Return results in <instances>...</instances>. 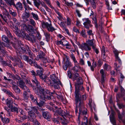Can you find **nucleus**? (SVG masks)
<instances>
[{"label": "nucleus", "mask_w": 125, "mask_h": 125, "mask_svg": "<svg viewBox=\"0 0 125 125\" xmlns=\"http://www.w3.org/2000/svg\"><path fill=\"white\" fill-rule=\"evenodd\" d=\"M41 5L43 7L45 8L46 10L47 11H49V10H50V9L47 6L46 4L43 2H41Z\"/></svg>", "instance_id": "nucleus-48"}, {"label": "nucleus", "mask_w": 125, "mask_h": 125, "mask_svg": "<svg viewBox=\"0 0 125 125\" xmlns=\"http://www.w3.org/2000/svg\"><path fill=\"white\" fill-rule=\"evenodd\" d=\"M18 67L20 68H23V64L20 61H19L18 63Z\"/></svg>", "instance_id": "nucleus-62"}, {"label": "nucleus", "mask_w": 125, "mask_h": 125, "mask_svg": "<svg viewBox=\"0 0 125 125\" xmlns=\"http://www.w3.org/2000/svg\"><path fill=\"white\" fill-rule=\"evenodd\" d=\"M1 120L3 123L4 124L8 123L9 121V119L7 118L4 117L2 118Z\"/></svg>", "instance_id": "nucleus-46"}, {"label": "nucleus", "mask_w": 125, "mask_h": 125, "mask_svg": "<svg viewBox=\"0 0 125 125\" xmlns=\"http://www.w3.org/2000/svg\"><path fill=\"white\" fill-rule=\"evenodd\" d=\"M30 23L33 27H35L36 23L34 20L32 19H30L29 20Z\"/></svg>", "instance_id": "nucleus-45"}, {"label": "nucleus", "mask_w": 125, "mask_h": 125, "mask_svg": "<svg viewBox=\"0 0 125 125\" xmlns=\"http://www.w3.org/2000/svg\"><path fill=\"white\" fill-rule=\"evenodd\" d=\"M39 95L40 97V102L38 103L37 100H36V103L37 105L39 107L42 106L44 104L45 101V98L49 100H52V97H53L52 95L50 96L45 95H44V97L42 95Z\"/></svg>", "instance_id": "nucleus-3"}, {"label": "nucleus", "mask_w": 125, "mask_h": 125, "mask_svg": "<svg viewBox=\"0 0 125 125\" xmlns=\"http://www.w3.org/2000/svg\"><path fill=\"white\" fill-rule=\"evenodd\" d=\"M45 93L47 94H49L50 95H51L53 94H54L55 93V92L54 91L53 92H50L49 90H45L44 91V94Z\"/></svg>", "instance_id": "nucleus-52"}, {"label": "nucleus", "mask_w": 125, "mask_h": 125, "mask_svg": "<svg viewBox=\"0 0 125 125\" xmlns=\"http://www.w3.org/2000/svg\"><path fill=\"white\" fill-rule=\"evenodd\" d=\"M30 14L29 13L27 12V11L23 14L22 16V18L23 20V21L25 22H26L29 21L27 19L30 17Z\"/></svg>", "instance_id": "nucleus-18"}, {"label": "nucleus", "mask_w": 125, "mask_h": 125, "mask_svg": "<svg viewBox=\"0 0 125 125\" xmlns=\"http://www.w3.org/2000/svg\"><path fill=\"white\" fill-rule=\"evenodd\" d=\"M2 45H3L4 46L7 47L8 49H11V47L9 43H5L3 42H1L0 40V51L3 54H5L6 53V51L5 50L4 47Z\"/></svg>", "instance_id": "nucleus-5"}, {"label": "nucleus", "mask_w": 125, "mask_h": 125, "mask_svg": "<svg viewBox=\"0 0 125 125\" xmlns=\"http://www.w3.org/2000/svg\"><path fill=\"white\" fill-rule=\"evenodd\" d=\"M81 91V89L79 90V94L78 95V97L77 100H76V94H75V104L77 106V104H79L78 107L79 108V114L78 116L77 120V122L79 125L80 124V114H82L84 115L87 114V109L86 108L83 107V104H84L83 101L85 100L86 98V97L85 95H83L80 97V98H79V95L82 93H81L80 91Z\"/></svg>", "instance_id": "nucleus-1"}, {"label": "nucleus", "mask_w": 125, "mask_h": 125, "mask_svg": "<svg viewBox=\"0 0 125 125\" xmlns=\"http://www.w3.org/2000/svg\"><path fill=\"white\" fill-rule=\"evenodd\" d=\"M9 12L11 16L13 17H15L17 16V14L16 11H14L11 8H9Z\"/></svg>", "instance_id": "nucleus-27"}, {"label": "nucleus", "mask_w": 125, "mask_h": 125, "mask_svg": "<svg viewBox=\"0 0 125 125\" xmlns=\"http://www.w3.org/2000/svg\"><path fill=\"white\" fill-rule=\"evenodd\" d=\"M5 32L8 37L10 38H12L13 37V36L10 33V31L7 29H5Z\"/></svg>", "instance_id": "nucleus-41"}, {"label": "nucleus", "mask_w": 125, "mask_h": 125, "mask_svg": "<svg viewBox=\"0 0 125 125\" xmlns=\"http://www.w3.org/2000/svg\"><path fill=\"white\" fill-rule=\"evenodd\" d=\"M13 77L12 79L14 80H19L21 78L18 75L14 76H14Z\"/></svg>", "instance_id": "nucleus-61"}, {"label": "nucleus", "mask_w": 125, "mask_h": 125, "mask_svg": "<svg viewBox=\"0 0 125 125\" xmlns=\"http://www.w3.org/2000/svg\"><path fill=\"white\" fill-rule=\"evenodd\" d=\"M102 63V60L100 59H99L98 61L97 65L99 67H100L101 66Z\"/></svg>", "instance_id": "nucleus-59"}, {"label": "nucleus", "mask_w": 125, "mask_h": 125, "mask_svg": "<svg viewBox=\"0 0 125 125\" xmlns=\"http://www.w3.org/2000/svg\"><path fill=\"white\" fill-rule=\"evenodd\" d=\"M121 94L120 97H122L124 96L125 94V90L124 88H121Z\"/></svg>", "instance_id": "nucleus-58"}, {"label": "nucleus", "mask_w": 125, "mask_h": 125, "mask_svg": "<svg viewBox=\"0 0 125 125\" xmlns=\"http://www.w3.org/2000/svg\"><path fill=\"white\" fill-rule=\"evenodd\" d=\"M80 75L79 73H74L73 75L72 78L73 80L75 81L76 80L77 78L80 77Z\"/></svg>", "instance_id": "nucleus-39"}, {"label": "nucleus", "mask_w": 125, "mask_h": 125, "mask_svg": "<svg viewBox=\"0 0 125 125\" xmlns=\"http://www.w3.org/2000/svg\"><path fill=\"white\" fill-rule=\"evenodd\" d=\"M73 65L70 61H66L63 65V68L64 70H66L68 67L70 68Z\"/></svg>", "instance_id": "nucleus-15"}, {"label": "nucleus", "mask_w": 125, "mask_h": 125, "mask_svg": "<svg viewBox=\"0 0 125 125\" xmlns=\"http://www.w3.org/2000/svg\"><path fill=\"white\" fill-rule=\"evenodd\" d=\"M87 33L88 35L89 36V38L91 39V36H92V38H93L94 34L93 32V31L92 30H89L87 31Z\"/></svg>", "instance_id": "nucleus-38"}, {"label": "nucleus", "mask_w": 125, "mask_h": 125, "mask_svg": "<svg viewBox=\"0 0 125 125\" xmlns=\"http://www.w3.org/2000/svg\"><path fill=\"white\" fill-rule=\"evenodd\" d=\"M87 63L89 66H90V68L91 70L92 71H94V68H95L97 66L96 63V62H94V61L92 63V65H91V62L89 61L87 62Z\"/></svg>", "instance_id": "nucleus-24"}, {"label": "nucleus", "mask_w": 125, "mask_h": 125, "mask_svg": "<svg viewBox=\"0 0 125 125\" xmlns=\"http://www.w3.org/2000/svg\"><path fill=\"white\" fill-rule=\"evenodd\" d=\"M54 94H56L57 96V98L59 100L61 101H64V99L63 98V96H62L61 94V93H59V94H57L55 92Z\"/></svg>", "instance_id": "nucleus-37"}, {"label": "nucleus", "mask_w": 125, "mask_h": 125, "mask_svg": "<svg viewBox=\"0 0 125 125\" xmlns=\"http://www.w3.org/2000/svg\"><path fill=\"white\" fill-rule=\"evenodd\" d=\"M2 40L7 43H9L10 41L8 39V37L5 35H3L2 36Z\"/></svg>", "instance_id": "nucleus-40"}, {"label": "nucleus", "mask_w": 125, "mask_h": 125, "mask_svg": "<svg viewBox=\"0 0 125 125\" xmlns=\"http://www.w3.org/2000/svg\"><path fill=\"white\" fill-rule=\"evenodd\" d=\"M105 4L106 5L107 7L108 10H112V9L110 7V5L108 0H105Z\"/></svg>", "instance_id": "nucleus-53"}, {"label": "nucleus", "mask_w": 125, "mask_h": 125, "mask_svg": "<svg viewBox=\"0 0 125 125\" xmlns=\"http://www.w3.org/2000/svg\"><path fill=\"white\" fill-rule=\"evenodd\" d=\"M102 55L104 56L103 58L105 59L106 57V55L105 54V50L104 47L103 46L102 47Z\"/></svg>", "instance_id": "nucleus-49"}, {"label": "nucleus", "mask_w": 125, "mask_h": 125, "mask_svg": "<svg viewBox=\"0 0 125 125\" xmlns=\"http://www.w3.org/2000/svg\"><path fill=\"white\" fill-rule=\"evenodd\" d=\"M80 47L82 50L86 51H89L91 49V47L86 42L82 43L80 45Z\"/></svg>", "instance_id": "nucleus-8"}, {"label": "nucleus", "mask_w": 125, "mask_h": 125, "mask_svg": "<svg viewBox=\"0 0 125 125\" xmlns=\"http://www.w3.org/2000/svg\"><path fill=\"white\" fill-rule=\"evenodd\" d=\"M25 82L26 84H28L30 86L32 87V85L30 81L28 79H26Z\"/></svg>", "instance_id": "nucleus-60"}, {"label": "nucleus", "mask_w": 125, "mask_h": 125, "mask_svg": "<svg viewBox=\"0 0 125 125\" xmlns=\"http://www.w3.org/2000/svg\"><path fill=\"white\" fill-rule=\"evenodd\" d=\"M41 2L40 0H34V4L38 9L39 8V6L41 3Z\"/></svg>", "instance_id": "nucleus-31"}, {"label": "nucleus", "mask_w": 125, "mask_h": 125, "mask_svg": "<svg viewBox=\"0 0 125 125\" xmlns=\"http://www.w3.org/2000/svg\"><path fill=\"white\" fill-rule=\"evenodd\" d=\"M23 26H25L26 28V29L27 31H29L30 33V32L33 31V26L30 24L27 25L26 24L23 25Z\"/></svg>", "instance_id": "nucleus-25"}, {"label": "nucleus", "mask_w": 125, "mask_h": 125, "mask_svg": "<svg viewBox=\"0 0 125 125\" xmlns=\"http://www.w3.org/2000/svg\"><path fill=\"white\" fill-rule=\"evenodd\" d=\"M31 14L32 15L33 18L35 20H37L38 19V17L37 14H35L33 12L31 13Z\"/></svg>", "instance_id": "nucleus-54"}, {"label": "nucleus", "mask_w": 125, "mask_h": 125, "mask_svg": "<svg viewBox=\"0 0 125 125\" xmlns=\"http://www.w3.org/2000/svg\"><path fill=\"white\" fill-rule=\"evenodd\" d=\"M5 101L7 106L9 108L10 107V105L12 104L13 103L12 99H7Z\"/></svg>", "instance_id": "nucleus-28"}, {"label": "nucleus", "mask_w": 125, "mask_h": 125, "mask_svg": "<svg viewBox=\"0 0 125 125\" xmlns=\"http://www.w3.org/2000/svg\"><path fill=\"white\" fill-rule=\"evenodd\" d=\"M28 53L31 59H33V56H35V55L33 54L31 52Z\"/></svg>", "instance_id": "nucleus-63"}, {"label": "nucleus", "mask_w": 125, "mask_h": 125, "mask_svg": "<svg viewBox=\"0 0 125 125\" xmlns=\"http://www.w3.org/2000/svg\"><path fill=\"white\" fill-rule=\"evenodd\" d=\"M24 8L25 9V11H27L28 10H31L32 9L31 8H30L29 6L27 4L24 5Z\"/></svg>", "instance_id": "nucleus-50"}, {"label": "nucleus", "mask_w": 125, "mask_h": 125, "mask_svg": "<svg viewBox=\"0 0 125 125\" xmlns=\"http://www.w3.org/2000/svg\"><path fill=\"white\" fill-rule=\"evenodd\" d=\"M45 54L42 51H40L38 52V57L42 61H46L48 62V58L47 57H44Z\"/></svg>", "instance_id": "nucleus-11"}, {"label": "nucleus", "mask_w": 125, "mask_h": 125, "mask_svg": "<svg viewBox=\"0 0 125 125\" xmlns=\"http://www.w3.org/2000/svg\"><path fill=\"white\" fill-rule=\"evenodd\" d=\"M16 48L18 51L22 53H24L26 52L25 45H24L21 43V44H19L18 46L16 47Z\"/></svg>", "instance_id": "nucleus-9"}, {"label": "nucleus", "mask_w": 125, "mask_h": 125, "mask_svg": "<svg viewBox=\"0 0 125 125\" xmlns=\"http://www.w3.org/2000/svg\"><path fill=\"white\" fill-rule=\"evenodd\" d=\"M0 16L6 22H7L8 20H10L11 19V17L10 14H3V15L0 14Z\"/></svg>", "instance_id": "nucleus-10"}, {"label": "nucleus", "mask_w": 125, "mask_h": 125, "mask_svg": "<svg viewBox=\"0 0 125 125\" xmlns=\"http://www.w3.org/2000/svg\"><path fill=\"white\" fill-rule=\"evenodd\" d=\"M100 73L101 74V77H105V74L103 69H102L100 70Z\"/></svg>", "instance_id": "nucleus-55"}, {"label": "nucleus", "mask_w": 125, "mask_h": 125, "mask_svg": "<svg viewBox=\"0 0 125 125\" xmlns=\"http://www.w3.org/2000/svg\"><path fill=\"white\" fill-rule=\"evenodd\" d=\"M40 79H42V81L46 83H47L48 84L51 86L53 85V84L51 82V80L47 77H46L44 78L43 76L42 78H41Z\"/></svg>", "instance_id": "nucleus-20"}, {"label": "nucleus", "mask_w": 125, "mask_h": 125, "mask_svg": "<svg viewBox=\"0 0 125 125\" xmlns=\"http://www.w3.org/2000/svg\"><path fill=\"white\" fill-rule=\"evenodd\" d=\"M88 104L90 107L91 110L92 112H93V109L95 111L96 110V107L94 104L93 103H92L91 102L89 101Z\"/></svg>", "instance_id": "nucleus-30"}, {"label": "nucleus", "mask_w": 125, "mask_h": 125, "mask_svg": "<svg viewBox=\"0 0 125 125\" xmlns=\"http://www.w3.org/2000/svg\"><path fill=\"white\" fill-rule=\"evenodd\" d=\"M10 109L11 112L16 113L17 114H18L19 113L18 109V107H17L12 106H11Z\"/></svg>", "instance_id": "nucleus-34"}, {"label": "nucleus", "mask_w": 125, "mask_h": 125, "mask_svg": "<svg viewBox=\"0 0 125 125\" xmlns=\"http://www.w3.org/2000/svg\"><path fill=\"white\" fill-rule=\"evenodd\" d=\"M43 61L41 63V65L42 66L44 67V68H46L47 66L48 65L47 62H49L48 60V62H47L46 61Z\"/></svg>", "instance_id": "nucleus-44"}, {"label": "nucleus", "mask_w": 125, "mask_h": 125, "mask_svg": "<svg viewBox=\"0 0 125 125\" xmlns=\"http://www.w3.org/2000/svg\"><path fill=\"white\" fill-rule=\"evenodd\" d=\"M64 42H66V44H64V45L66 46V48L67 49H70L71 48V47L69 44V43L67 41H65Z\"/></svg>", "instance_id": "nucleus-56"}, {"label": "nucleus", "mask_w": 125, "mask_h": 125, "mask_svg": "<svg viewBox=\"0 0 125 125\" xmlns=\"http://www.w3.org/2000/svg\"><path fill=\"white\" fill-rule=\"evenodd\" d=\"M57 113L60 116H61L63 117L65 120V119L64 118V116L68 114L67 112H66L64 111L61 108H58L57 110H56Z\"/></svg>", "instance_id": "nucleus-12"}, {"label": "nucleus", "mask_w": 125, "mask_h": 125, "mask_svg": "<svg viewBox=\"0 0 125 125\" xmlns=\"http://www.w3.org/2000/svg\"><path fill=\"white\" fill-rule=\"evenodd\" d=\"M115 54V55L116 60L118 61L119 63L120 64H121V60L118 57V54L119 52L118 50L116 49H115L113 51Z\"/></svg>", "instance_id": "nucleus-21"}, {"label": "nucleus", "mask_w": 125, "mask_h": 125, "mask_svg": "<svg viewBox=\"0 0 125 125\" xmlns=\"http://www.w3.org/2000/svg\"><path fill=\"white\" fill-rule=\"evenodd\" d=\"M70 56L71 58L75 64V65L77 64L78 62L76 60V58L74 54L73 53H72Z\"/></svg>", "instance_id": "nucleus-32"}, {"label": "nucleus", "mask_w": 125, "mask_h": 125, "mask_svg": "<svg viewBox=\"0 0 125 125\" xmlns=\"http://www.w3.org/2000/svg\"><path fill=\"white\" fill-rule=\"evenodd\" d=\"M111 68L110 66L107 64L105 63L104 64V68L107 71H108Z\"/></svg>", "instance_id": "nucleus-57"}, {"label": "nucleus", "mask_w": 125, "mask_h": 125, "mask_svg": "<svg viewBox=\"0 0 125 125\" xmlns=\"http://www.w3.org/2000/svg\"><path fill=\"white\" fill-rule=\"evenodd\" d=\"M75 65L73 67V68L72 69L74 71L76 72H78V68L79 69L81 68V67L79 66H77L75 64Z\"/></svg>", "instance_id": "nucleus-51"}, {"label": "nucleus", "mask_w": 125, "mask_h": 125, "mask_svg": "<svg viewBox=\"0 0 125 125\" xmlns=\"http://www.w3.org/2000/svg\"><path fill=\"white\" fill-rule=\"evenodd\" d=\"M50 78L53 82V83L57 85L60 83V82L59 79L55 75H50Z\"/></svg>", "instance_id": "nucleus-14"}, {"label": "nucleus", "mask_w": 125, "mask_h": 125, "mask_svg": "<svg viewBox=\"0 0 125 125\" xmlns=\"http://www.w3.org/2000/svg\"><path fill=\"white\" fill-rule=\"evenodd\" d=\"M83 21L84 22L83 24L84 27L87 29H89V27L92 26L91 24V21L88 18H84L83 19Z\"/></svg>", "instance_id": "nucleus-7"}, {"label": "nucleus", "mask_w": 125, "mask_h": 125, "mask_svg": "<svg viewBox=\"0 0 125 125\" xmlns=\"http://www.w3.org/2000/svg\"><path fill=\"white\" fill-rule=\"evenodd\" d=\"M14 92L16 93L19 94L21 92V90L18 87L17 85L14 86L12 88Z\"/></svg>", "instance_id": "nucleus-29"}, {"label": "nucleus", "mask_w": 125, "mask_h": 125, "mask_svg": "<svg viewBox=\"0 0 125 125\" xmlns=\"http://www.w3.org/2000/svg\"><path fill=\"white\" fill-rule=\"evenodd\" d=\"M94 39H93L91 40H88L86 41V42L89 46H90V47L92 46L93 49H94L95 48V47L96 46L95 43L94 42Z\"/></svg>", "instance_id": "nucleus-17"}, {"label": "nucleus", "mask_w": 125, "mask_h": 125, "mask_svg": "<svg viewBox=\"0 0 125 125\" xmlns=\"http://www.w3.org/2000/svg\"><path fill=\"white\" fill-rule=\"evenodd\" d=\"M34 77H35L34 78H33L34 80L33 79L32 81L33 82L36 84V86H37L38 88L40 87V83L37 80V79L36 77L35 76Z\"/></svg>", "instance_id": "nucleus-35"}, {"label": "nucleus", "mask_w": 125, "mask_h": 125, "mask_svg": "<svg viewBox=\"0 0 125 125\" xmlns=\"http://www.w3.org/2000/svg\"><path fill=\"white\" fill-rule=\"evenodd\" d=\"M7 4L10 6L15 5V3L14 0H7L6 2Z\"/></svg>", "instance_id": "nucleus-33"}, {"label": "nucleus", "mask_w": 125, "mask_h": 125, "mask_svg": "<svg viewBox=\"0 0 125 125\" xmlns=\"http://www.w3.org/2000/svg\"><path fill=\"white\" fill-rule=\"evenodd\" d=\"M21 58L30 65H31L33 63V61L31 59H29V56L26 55H23L22 56Z\"/></svg>", "instance_id": "nucleus-16"}, {"label": "nucleus", "mask_w": 125, "mask_h": 125, "mask_svg": "<svg viewBox=\"0 0 125 125\" xmlns=\"http://www.w3.org/2000/svg\"><path fill=\"white\" fill-rule=\"evenodd\" d=\"M14 6L15 7L18 11L21 10L23 9L22 4L20 2H18L16 5L15 4Z\"/></svg>", "instance_id": "nucleus-23"}, {"label": "nucleus", "mask_w": 125, "mask_h": 125, "mask_svg": "<svg viewBox=\"0 0 125 125\" xmlns=\"http://www.w3.org/2000/svg\"><path fill=\"white\" fill-rule=\"evenodd\" d=\"M42 115L44 118L49 120L51 117V115L47 111L43 112H42Z\"/></svg>", "instance_id": "nucleus-19"}, {"label": "nucleus", "mask_w": 125, "mask_h": 125, "mask_svg": "<svg viewBox=\"0 0 125 125\" xmlns=\"http://www.w3.org/2000/svg\"><path fill=\"white\" fill-rule=\"evenodd\" d=\"M83 83L82 79L81 77H79L76 79V82L75 84V94H76V100H77L78 96V95L79 94V90L81 89L82 92L84 91V88L82 86H80Z\"/></svg>", "instance_id": "nucleus-2"}, {"label": "nucleus", "mask_w": 125, "mask_h": 125, "mask_svg": "<svg viewBox=\"0 0 125 125\" xmlns=\"http://www.w3.org/2000/svg\"><path fill=\"white\" fill-rule=\"evenodd\" d=\"M17 84L19 83V87L23 90H26L27 92H30V90L28 89L26 86L25 85V83L23 81L21 80L19 81H17L16 82Z\"/></svg>", "instance_id": "nucleus-6"}, {"label": "nucleus", "mask_w": 125, "mask_h": 125, "mask_svg": "<svg viewBox=\"0 0 125 125\" xmlns=\"http://www.w3.org/2000/svg\"><path fill=\"white\" fill-rule=\"evenodd\" d=\"M34 65L35 67L37 69H39L40 70H43V68L41 66H40L39 65H38L36 62H34V63L33 62Z\"/></svg>", "instance_id": "nucleus-47"}, {"label": "nucleus", "mask_w": 125, "mask_h": 125, "mask_svg": "<svg viewBox=\"0 0 125 125\" xmlns=\"http://www.w3.org/2000/svg\"><path fill=\"white\" fill-rule=\"evenodd\" d=\"M43 70H38L36 72L37 74H36V76L38 75L39 76L40 78H42V77L43 72Z\"/></svg>", "instance_id": "nucleus-36"}, {"label": "nucleus", "mask_w": 125, "mask_h": 125, "mask_svg": "<svg viewBox=\"0 0 125 125\" xmlns=\"http://www.w3.org/2000/svg\"><path fill=\"white\" fill-rule=\"evenodd\" d=\"M29 115L30 116L29 119L30 121L34 122V119L36 117L35 114L32 111H30L28 112Z\"/></svg>", "instance_id": "nucleus-13"}, {"label": "nucleus", "mask_w": 125, "mask_h": 125, "mask_svg": "<svg viewBox=\"0 0 125 125\" xmlns=\"http://www.w3.org/2000/svg\"><path fill=\"white\" fill-rule=\"evenodd\" d=\"M31 111L34 112L37 115V116L40 119L42 117V115L38 112L37 107L35 106L32 107V110Z\"/></svg>", "instance_id": "nucleus-26"}, {"label": "nucleus", "mask_w": 125, "mask_h": 125, "mask_svg": "<svg viewBox=\"0 0 125 125\" xmlns=\"http://www.w3.org/2000/svg\"><path fill=\"white\" fill-rule=\"evenodd\" d=\"M80 34L83 37L85 38L87 37V36L86 34L85 30H82V31L81 32Z\"/></svg>", "instance_id": "nucleus-43"}, {"label": "nucleus", "mask_w": 125, "mask_h": 125, "mask_svg": "<svg viewBox=\"0 0 125 125\" xmlns=\"http://www.w3.org/2000/svg\"><path fill=\"white\" fill-rule=\"evenodd\" d=\"M7 94L9 97H12L15 100H21L19 96L16 97L13 94L12 92L9 91L7 92Z\"/></svg>", "instance_id": "nucleus-22"}, {"label": "nucleus", "mask_w": 125, "mask_h": 125, "mask_svg": "<svg viewBox=\"0 0 125 125\" xmlns=\"http://www.w3.org/2000/svg\"><path fill=\"white\" fill-rule=\"evenodd\" d=\"M44 34L46 37V39L48 40H49L50 38V34L46 32L44 33Z\"/></svg>", "instance_id": "nucleus-64"}, {"label": "nucleus", "mask_w": 125, "mask_h": 125, "mask_svg": "<svg viewBox=\"0 0 125 125\" xmlns=\"http://www.w3.org/2000/svg\"><path fill=\"white\" fill-rule=\"evenodd\" d=\"M42 28L46 29L49 32H52L56 30L52 26L51 23H49L47 22H43L42 23Z\"/></svg>", "instance_id": "nucleus-4"}, {"label": "nucleus", "mask_w": 125, "mask_h": 125, "mask_svg": "<svg viewBox=\"0 0 125 125\" xmlns=\"http://www.w3.org/2000/svg\"><path fill=\"white\" fill-rule=\"evenodd\" d=\"M23 96L24 99L26 100V101L27 102H28V99L29 97V96L28 95H27V93L26 91H25L23 92Z\"/></svg>", "instance_id": "nucleus-42"}]
</instances>
